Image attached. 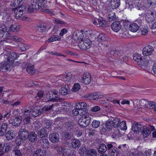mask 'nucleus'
<instances>
[{
  "mask_svg": "<svg viewBox=\"0 0 156 156\" xmlns=\"http://www.w3.org/2000/svg\"><path fill=\"white\" fill-rule=\"evenodd\" d=\"M92 38L94 41H95V40L97 39L98 41L99 40H101L103 41H107L109 40V38L107 37L106 35L103 34L101 33L99 35L98 39H96V37L94 35H91Z\"/></svg>",
  "mask_w": 156,
  "mask_h": 156,
  "instance_id": "19",
  "label": "nucleus"
},
{
  "mask_svg": "<svg viewBox=\"0 0 156 156\" xmlns=\"http://www.w3.org/2000/svg\"><path fill=\"white\" fill-rule=\"evenodd\" d=\"M80 88V86L78 83H75L74 84L71 90L73 92L78 91Z\"/></svg>",
  "mask_w": 156,
  "mask_h": 156,
  "instance_id": "53",
  "label": "nucleus"
},
{
  "mask_svg": "<svg viewBox=\"0 0 156 156\" xmlns=\"http://www.w3.org/2000/svg\"><path fill=\"white\" fill-rule=\"evenodd\" d=\"M29 141L32 143H35L37 140V135L35 132L32 131L29 133L27 137Z\"/></svg>",
  "mask_w": 156,
  "mask_h": 156,
  "instance_id": "9",
  "label": "nucleus"
},
{
  "mask_svg": "<svg viewBox=\"0 0 156 156\" xmlns=\"http://www.w3.org/2000/svg\"><path fill=\"white\" fill-rule=\"evenodd\" d=\"M60 79L63 81L70 83L73 81L72 79V75L70 74L61 75L59 76Z\"/></svg>",
  "mask_w": 156,
  "mask_h": 156,
  "instance_id": "18",
  "label": "nucleus"
},
{
  "mask_svg": "<svg viewBox=\"0 0 156 156\" xmlns=\"http://www.w3.org/2000/svg\"><path fill=\"white\" fill-rule=\"evenodd\" d=\"M142 126L140 123L135 122L133 124L132 129L135 133H138L141 130Z\"/></svg>",
  "mask_w": 156,
  "mask_h": 156,
  "instance_id": "17",
  "label": "nucleus"
},
{
  "mask_svg": "<svg viewBox=\"0 0 156 156\" xmlns=\"http://www.w3.org/2000/svg\"><path fill=\"white\" fill-rule=\"evenodd\" d=\"M22 119L19 117L15 118L14 119L9 121V123L14 126H18L21 123Z\"/></svg>",
  "mask_w": 156,
  "mask_h": 156,
  "instance_id": "30",
  "label": "nucleus"
},
{
  "mask_svg": "<svg viewBox=\"0 0 156 156\" xmlns=\"http://www.w3.org/2000/svg\"><path fill=\"white\" fill-rule=\"evenodd\" d=\"M120 4V0H111L110 7L112 9L117 8Z\"/></svg>",
  "mask_w": 156,
  "mask_h": 156,
  "instance_id": "29",
  "label": "nucleus"
},
{
  "mask_svg": "<svg viewBox=\"0 0 156 156\" xmlns=\"http://www.w3.org/2000/svg\"><path fill=\"white\" fill-rule=\"evenodd\" d=\"M19 28L16 25H14L13 24L11 25V27L9 28V30L10 31L17 32L19 31Z\"/></svg>",
  "mask_w": 156,
  "mask_h": 156,
  "instance_id": "55",
  "label": "nucleus"
},
{
  "mask_svg": "<svg viewBox=\"0 0 156 156\" xmlns=\"http://www.w3.org/2000/svg\"><path fill=\"white\" fill-rule=\"evenodd\" d=\"M61 39V37L58 36L53 35L50 37L48 39V41L49 42H53L56 41H59Z\"/></svg>",
  "mask_w": 156,
  "mask_h": 156,
  "instance_id": "44",
  "label": "nucleus"
},
{
  "mask_svg": "<svg viewBox=\"0 0 156 156\" xmlns=\"http://www.w3.org/2000/svg\"><path fill=\"white\" fill-rule=\"evenodd\" d=\"M40 143L44 148L47 149L49 147L50 143L48 139L46 138L41 139Z\"/></svg>",
  "mask_w": 156,
  "mask_h": 156,
  "instance_id": "23",
  "label": "nucleus"
},
{
  "mask_svg": "<svg viewBox=\"0 0 156 156\" xmlns=\"http://www.w3.org/2000/svg\"><path fill=\"white\" fill-rule=\"evenodd\" d=\"M86 96L88 99L92 100H95L100 98L102 97V95H100L97 92L87 94L86 95Z\"/></svg>",
  "mask_w": 156,
  "mask_h": 156,
  "instance_id": "15",
  "label": "nucleus"
},
{
  "mask_svg": "<svg viewBox=\"0 0 156 156\" xmlns=\"http://www.w3.org/2000/svg\"><path fill=\"white\" fill-rule=\"evenodd\" d=\"M126 8H128L129 9L131 10L133 8V5L132 4V2H126Z\"/></svg>",
  "mask_w": 156,
  "mask_h": 156,
  "instance_id": "62",
  "label": "nucleus"
},
{
  "mask_svg": "<svg viewBox=\"0 0 156 156\" xmlns=\"http://www.w3.org/2000/svg\"><path fill=\"white\" fill-rule=\"evenodd\" d=\"M31 5L35 10L40 9L39 6V5L38 4L37 1L35 2H33L31 4Z\"/></svg>",
  "mask_w": 156,
  "mask_h": 156,
  "instance_id": "60",
  "label": "nucleus"
},
{
  "mask_svg": "<svg viewBox=\"0 0 156 156\" xmlns=\"http://www.w3.org/2000/svg\"><path fill=\"white\" fill-rule=\"evenodd\" d=\"M37 2L38 4L39 5V7L41 9L42 11L48 7L47 3V0H37Z\"/></svg>",
  "mask_w": 156,
  "mask_h": 156,
  "instance_id": "22",
  "label": "nucleus"
},
{
  "mask_svg": "<svg viewBox=\"0 0 156 156\" xmlns=\"http://www.w3.org/2000/svg\"><path fill=\"white\" fill-rule=\"evenodd\" d=\"M120 122V120L119 118H115L112 121V126L115 129L118 128L119 126Z\"/></svg>",
  "mask_w": 156,
  "mask_h": 156,
  "instance_id": "39",
  "label": "nucleus"
},
{
  "mask_svg": "<svg viewBox=\"0 0 156 156\" xmlns=\"http://www.w3.org/2000/svg\"><path fill=\"white\" fill-rule=\"evenodd\" d=\"M119 127L120 129L122 130H126L127 128L126 122L123 121L121 122H120Z\"/></svg>",
  "mask_w": 156,
  "mask_h": 156,
  "instance_id": "48",
  "label": "nucleus"
},
{
  "mask_svg": "<svg viewBox=\"0 0 156 156\" xmlns=\"http://www.w3.org/2000/svg\"><path fill=\"white\" fill-rule=\"evenodd\" d=\"M54 147L60 155L62 156H68L69 154V152L70 151V149L65 148L60 146H57Z\"/></svg>",
  "mask_w": 156,
  "mask_h": 156,
  "instance_id": "6",
  "label": "nucleus"
},
{
  "mask_svg": "<svg viewBox=\"0 0 156 156\" xmlns=\"http://www.w3.org/2000/svg\"><path fill=\"white\" fill-rule=\"evenodd\" d=\"M51 125V122H49V121H47L45 123V129H48L49 130H51V129L50 128V126Z\"/></svg>",
  "mask_w": 156,
  "mask_h": 156,
  "instance_id": "63",
  "label": "nucleus"
},
{
  "mask_svg": "<svg viewBox=\"0 0 156 156\" xmlns=\"http://www.w3.org/2000/svg\"><path fill=\"white\" fill-rule=\"evenodd\" d=\"M49 101H57L59 99L58 98V95L51 94H49Z\"/></svg>",
  "mask_w": 156,
  "mask_h": 156,
  "instance_id": "47",
  "label": "nucleus"
},
{
  "mask_svg": "<svg viewBox=\"0 0 156 156\" xmlns=\"http://www.w3.org/2000/svg\"><path fill=\"white\" fill-rule=\"evenodd\" d=\"M143 21L140 19H138L135 21V23H136L138 24V26L139 27H141L142 28H143V25L144 24Z\"/></svg>",
  "mask_w": 156,
  "mask_h": 156,
  "instance_id": "59",
  "label": "nucleus"
},
{
  "mask_svg": "<svg viewBox=\"0 0 156 156\" xmlns=\"http://www.w3.org/2000/svg\"><path fill=\"white\" fill-rule=\"evenodd\" d=\"M11 40L14 41L18 42H21L22 41V39L21 38L15 36H12V37H11Z\"/></svg>",
  "mask_w": 156,
  "mask_h": 156,
  "instance_id": "58",
  "label": "nucleus"
},
{
  "mask_svg": "<svg viewBox=\"0 0 156 156\" xmlns=\"http://www.w3.org/2000/svg\"><path fill=\"white\" fill-rule=\"evenodd\" d=\"M3 148L5 147V153H9V152L11 150L12 146L9 143H3Z\"/></svg>",
  "mask_w": 156,
  "mask_h": 156,
  "instance_id": "37",
  "label": "nucleus"
},
{
  "mask_svg": "<svg viewBox=\"0 0 156 156\" xmlns=\"http://www.w3.org/2000/svg\"><path fill=\"white\" fill-rule=\"evenodd\" d=\"M26 70L29 74L32 75L35 73L33 65H29L27 68Z\"/></svg>",
  "mask_w": 156,
  "mask_h": 156,
  "instance_id": "41",
  "label": "nucleus"
},
{
  "mask_svg": "<svg viewBox=\"0 0 156 156\" xmlns=\"http://www.w3.org/2000/svg\"><path fill=\"white\" fill-rule=\"evenodd\" d=\"M91 118L89 116L84 115L78 121V123L81 127H85L90 123Z\"/></svg>",
  "mask_w": 156,
  "mask_h": 156,
  "instance_id": "3",
  "label": "nucleus"
},
{
  "mask_svg": "<svg viewBox=\"0 0 156 156\" xmlns=\"http://www.w3.org/2000/svg\"><path fill=\"white\" fill-rule=\"evenodd\" d=\"M73 136L71 131H70V132H66L64 133V137L65 139L66 140L70 139Z\"/></svg>",
  "mask_w": 156,
  "mask_h": 156,
  "instance_id": "51",
  "label": "nucleus"
},
{
  "mask_svg": "<svg viewBox=\"0 0 156 156\" xmlns=\"http://www.w3.org/2000/svg\"><path fill=\"white\" fill-rule=\"evenodd\" d=\"M112 137L113 138L119 137L121 136L119 130L118 129H115L112 135Z\"/></svg>",
  "mask_w": 156,
  "mask_h": 156,
  "instance_id": "45",
  "label": "nucleus"
},
{
  "mask_svg": "<svg viewBox=\"0 0 156 156\" xmlns=\"http://www.w3.org/2000/svg\"><path fill=\"white\" fill-rule=\"evenodd\" d=\"M139 28V27L136 23H133L130 25L129 29L132 32H135L137 31Z\"/></svg>",
  "mask_w": 156,
  "mask_h": 156,
  "instance_id": "34",
  "label": "nucleus"
},
{
  "mask_svg": "<svg viewBox=\"0 0 156 156\" xmlns=\"http://www.w3.org/2000/svg\"><path fill=\"white\" fill-rule=\"evenodd\" d=\"M5 136L6 139L8 140H11L14 137L15 134L13 133V131L12 130H9L5 133Z\"/></svg>",
  "mask_w": 156,
  "mask_h": 156,
  "instance_id": "35",
  "label": "nucleus"
},
{
  "mask_svg": "<svg viewBox=\"0 0 156 156\" xmlns=\"http://www.w3.org/2000/svg\"><path fill=\"white\" fill-rule=\"evenodd\" d=\"M140 105L145 108H149V107H150L149 101H147L146 100L144 99H142L141 100Z\"/></svg>",
  "mask_w": 156,
  "mask_h": 156,
  "instance_id": "42",
  "label": "nucleus"
},
{
  "mask_svg": "<svg viewBox=\"0 0 156 156\" xmlns=\"http://www.w3.org/2000/svg\"><path fill=\"white\" fill-rule=\"evenodd\" d=\"M18 57L17 53L12 52L9 54L6 58L7 60L9 62L10 61H11L13 60L16 59Z\"/></svg>",
  "mask_w": 156,
  "mask_h": 156,
  "instance_id": "32",
  "label": "nucleus"
},
{
  "mask_svg": "<svg viewBox=\"0 0 156 156\" xmlns=\"http://www.w3.org/2000/svg\"><path fill=\"white\" fill-rule=\"evenodd\" d=\"M53 106L54 105L53 104L51 105H45L44 107H43L42 109H41V110L42 111L43 113H45L46 112H49L51 110L53 107Z\"/></svg>",
  "mask_w": 156,
  "mask_h": 156,
  "instance_id": "36",
  "label": "nucleus"
},
{
  "mask_svg": "<svg viewBox=\"0 0 156 156\" xmlns=\"http://www.w3.org/2000/svg\"><path fill=\"white\" fill-rule=\"evenodd\" d=\"M44 92L42 90L39 91L36 95L35 98L36 99H39L42 98L43 97Z\"/></svg>",
  "mask_w": 156,
  "mask_h": 156,
  "instance_id": "57",
  "label": "nucleus"
},
{
  "mask_svg": "<svg viewBox=\"0 0 156 156\" xmlns=\"http://www.w3.org/2000/svg\"><path fill=\"white\" fill-rule=\"evenodd\" d=\"M138 64L142 68H145L148 66L149 65V60L146 58H144L142 59Z\"/></svg>",
  "mask_w": 156,
  "mask_h": 156,
  "instance_id": "28",
  "label": "nucleus"
},
{
  "mask_svg": "<svg viewBox=\"0 0 156 156\" xmlns=\"http://www.w3.org/2000/svg\"><path fill=\"white\" fill-rule=\"evenodd\" d=\"M18 46L23 51L28 49L30 47L29 45L22 43H19L18 45Z\"/></svg>",
  "mask_w": 156,
  "mask_h": 156,
  "instance_id": "43",
  "label": "nucleus"
},
{
  "mask_svg": "<svg viewBox=\"0 0 156 156\" xmlns=\"http://www.w3.org/2000/svg\"><path fill=\"white\" fill-rule=\"evenodd\" d=\"M133 59L134 60L137 62L138 63H139L142 58L140 54L138 53H135L133 55Z\"/></svg>",
  "mask_w": 156,
  "mask_h": 156,
  "instance_id": "46",
  "label": "nucleus"
},
{
  "mask_svg": "<svg viewBox=\"0 0 156 156\" xmlns=\"http://www.w3.org/2000/svg\"><path fill=\"white\" fill-rule=\"evenodd\" d=\"M111 27L112 30L117 32L119 31L122 27L120 22L118 21L113 22Z\"/></svg>",
  "mask_w": 156,
  "mask_h": 156,
  "instance_id": "10",
  "label": "nucleus"
},
{
  "mask_svg": "<svg viewBox=\"0 0 156 156\" xmlns=\"http://www.w3.org/2000/svg\"><path fill=\"white\" fill-rule=\"evenodd\" d=\"M93 23L95 25H99L100 26L105 27L106 25V23L105 21L103 20L102 17L100 18H95L93 21Z\"/></svg>",
  "mask_w": 156,
  "mask_h": 156,
  "instance_id": "14",
  "label": "nucleus"
},
{
  "mask_svg": "<svg viewBox=\"0 0 156 156\" xmlns=\"http://www.w3.org/2000/svg\"><path fill=\"white\" fill-rule=\"evenodd\" d=\"M86 154L87 156H97V152L95 149L91 148L87 151Z\"/></svg>",
  "mask_w": 156,
  "mask_h": 156,
  "instance_id": "38",
  "label": "nucleus"
},
{
  "mask_svg": "<svg viewBox=\"0 0 156 156\" xmlns=\"http://www.w3.org/2000/svg\"><path fill=\"white\" fill-rule=\"evenodd\" d=\"M156 17V16H154L147 14L146 15V19L149 22H152L155 20Z\"/></svg>",
  "mask_w": 156,
  "mask_h": 156,
  "instance_id": "49",
  "label": "nucleus"
},
{
  "mask_svg": "<svg viewBox=\"0 0 156 156\" xmlns=\"http://www.w3.org/2000/svg\"><path fill=\"white\" fill-rule=\"evenodd\" d=\"M46 151L44 150L39 149L34 152L33 156H46Z\"/></svg>",
  "mask_w": 156,
  "mask_h": 156,
  "instance_id": "31",
  "label": "nucleus"
},
{
  "mask_svg": "<svg viewBox=\"0 0 156 156\" xmlns=\"http://www.w3.org/2000/svg\"><path fill=\"white\" fill-rule=\"evenodd\" d=\"M78 112H79V115H85V114H87L88 112V111L86 108L81 109L78 110Z\"/></svg>",
  "mask_w": 156,
  "mask_h": 156,
  "instance_id": "56",
  "label": "nucleus"
},
{
  "mask_svg": "<svg viewBox=\"0 0 156 156\" xmlns=\"http://www.w3.org/2000/svg\"><path fill=\"white\" fill-rule=\"evenodd\" d=\"M8 124L7 123H3L0 127V136L5 134L8 129Z\"/></svg>",
  "mask_w": 156,
  "mask_h": 156,
  "instance_id": "27",
  "label": "nucleus"
},
{
  "mask_svg": "<svg viewBox=\"0 0 156 156\" xmlns=\"http://www.w3.org/2000/svg\"><path fill=\"white\" fill-rule=\"evenodd\" d=\"M107 14L106 16H107L108 19L109 21H113L116 17L115 13L108 9H107Z\"/></svg>",
  "mask_w": 156,
  "mask_h": 156,
  "instance_id": "26",
  "label": "nucleus"
},
{
  "mask_svg": "<svg viewBox=\"0 0 156 156\" xmlns=\"http://www.w3.org/2000/svg\"><path fill=\"white\" fill-rule=\"evenodd\" d=\"M49 138L52 143H57L59 141V135L56 133H51L49 135Z\"/></svg>",
  "mask_w": 156,
  "mask_h": 156,
  "instance_id": "13",
  "label": "nucleus"
},
{
  "mask_svg": "<svg viewBox=\"0 0 156 156\" xmlns=\"http://www.w3.org/2000/svg\"><path fill=\"white\" fill-rule=\"evenodd\" d=\"M154 47L151 45L147 46L144 48L142 50V53L144 56L151 55L154 51Z\"/></svg>",
  "mask_w": 156,
  "mask_h": 156,
  "instance_id": "7",
  "label": "nucleus"
},
{
  "mask_svg": "<svg viewBox=\"0 0 156 156\" xmlns=\"http://www.w3.org/2000/svg\"><path fill=\"white\" fill-rule=\"evenodd\" d=\"M31 111V114L34 117L39 116L43 113L41 109L39 108L38 107H35Z\"/></svg>",
  "mask_w": 156,
  "mask_h": 156,
  "instance_id": "21",
  "label": "nucleus"
},
{
  "mask_svg": "<svg viewBox=\"0 0 156 156\" xmlns=\"http://www.w3.org/2000/svg\"><path fill=\"white\" fill-rule=\"evenodd\" d=\"M69 90V88L68 84L65 85L64 87L61 88L59 92L61 94L65 95L68 94Z\"/></svg>",
  "mask_w": 156,
  "mask_h": 156,
  "instance_id": "33",
  "label": "nucleus"
},
{
  "mask_svg": "<svg viewBox=\"0 0 156 156\" xmlns=\"http://www.w3.org/2000/svg\"><path fill=\"white\" fill-rule=\"evenodd\" d=\"M37 134L38 137L41 138L46 137L48 136L47 130L45 128L39 129L37 132Z\"/></svg>",
  "mask_w": 156,
  "mask_h": 156,
  "instance_id": "12",
  "label": "nucleus"
},
{
  "mask_svg": "<svg viewBox=\"0 0 156 156\" xmlns=\"http://www.w3.org/2000/svg\"><path fill=\"white\" fill-rule=\"evenodd\" d=\"M82 82L85 84H88L90 83L91 80V75L89 73H84L82 77Z\"/></svg>",
  "mask_w": 156,
  "mask_h": 156,
  "instance_id": "11",
  "label": "nucleus"
},
{
  "mask_svg": "<svg viewBox=\"0 0 156 156\" xmlns=\"http://www.w3.org/2000/svg\"><path fill=\"white\" fill-rule=\"evenodd\" d=\"M37 30L41 32H42L45 30L46 29V25L44 24H41L37 27Z\"/></svg>",
  "mask_w": 156,
  "mask_h": 156,
  "instance_id": "50",
  "label": "nucleus"
},
{
  "mask_svg": "<svg viewBox=\"0 0 156 156\" xmlns=\"http://www.w3.org/2000/svg\"><path fill=\"white\" fill-rule=\"evenodd\" d=\"M154 129L153 126L150 125L149 127L143 128L141 131V133L144 138L147 137L151 133V131Z\"/></svg>",
  "mask_w": 156,
  "mask_h": 156,
  "instance_id": "5",
  "label": "nucleus"
},
{
  "mask_svg": "<svg viewBox=\"0 0 156 156\" xmlns=\"http://www.w3.org/2000/svg\"><path fill=\"white\" fill-rule=\"evenodd\" d=\"M91 38L92 36L90 34H89V35H85L84 37L83 35L81 36L80 39L81 42L78 44L81 50H84L89 49L91 47L92 44L94 46H97L98 43H96V41H98L97 39L94 41Z\"/></svg>",
  "mask_w": 156,
  "mask_h": 156,
  "instance_id": "1",
  "label": "nucleus"
},
{
  "mask_svg": "<svg viewBox=\"0 0 156 156\" xmlns=\"http://www.w3.org/2000/svg\"><path fill=\"white\" fill-rule=\"evenodd\" d=\"M100 123L99 121L94 120L92 122V126L93 127L97 128L99 126Z\"/></svg>",
  "mask_w": 156,
  "mask_h": 156,
  "instance_id": "54",
  "label": "nucleus"
},
{
  "mask_svg": "<svg viewBox=\"0 0 156 156\" xmlns=\"http://www.w3.org/2000/svg\"><path fill=\"white\" fill-rule=\"evenodd\" d=\"M9 63V62L8 60L6 62H2L0 66V70L3 72L7 71L10 68Z\"/></svg>",
  "mask_w": 156,
  "mask_h": 156,
  "instance_id": "20",
  "label": "nucleus"
},
{
  "mask_svg": "<svg viewBox=\"0 0 156 156\" xmlns=\"http://www.w3.org/2000/svg\"><path fill=\"white\" fill-rule=\"evenodd\" d=\"M107 145L108 146V150L109 151L110 156H117L118 154V151L115 149L113 148V145L111 143H107Z\"/></svg>",
  "mask_w": 156,
  "mask_h": 156,
  "instance_id": "8",
  "label": "nucleus"
},
{
  "mask_svg": "<svg viewBox=\"0 0 156 156\" xmlns=\"http://www.w3.org/2000/svg\"><path fill=\"white\" fill-rule=\"evenodd\" d=\"M126 146V144L119 146L118 147L117 150L118 151V152H120L121 151L123 152L124 151H125V148Z\"/></svg>",
  "mask_w": 156,
  "mask_h": 156,
  "instance_id": "61",
  "label": "nucleus"
},
{
  "mask_svg": "<svg viewBox=\"0 0 156 156\" xmlns=\"http://www.w3.org/2000/svg\"><path fill=\"white\" fill-rule=\"evenodd\" d=\"M143 30L141 31V34L145 35H146L148 32V28L147 27H146L144 28H143Z\"/></svg>",
  "mask_w": 156,
  "mask_h": 156,
  "instance_id": "64",
  "label": "nucleus"
},
{
  "mask_svg": "<svg viewBox=\"0 0 156 156\" xmlns=\"http://www.w3.org/2000/svg\"><path fill=\"white\" fill-rule=\"evenodd\" d=\"M65 125L67 130L71 132L75 131L76 125L74 122L68 121L66 122Z\"/></svg>",
  "mask_w": 156,
  "mask_h": 156,
  "instance_id": "16",
  "label": "nucleus"
},
{
  "mask_svg": "<svg viewBox=\"0 0 156 156\" xmlns=\"http://www.w3.org/2000/svg\"><path fill=\"white\" fill-rule=\"evenodd\" d=\"M97 41H98V40ZM98 42L99 41H96V43H98L97 45H98L102 51H105L106 50L107 48L109 46V44H103L102 43H98Z\"/></svg>",
  "mask_w": 156,
  "mask_h": 156,
  "instance_id": "40",
  "label": "nucleus"
},
{
  "mask_svg": "<svg viewBox=\"0 0 156 156\" xmlns=\"http://www.w3.org/2000/svg\"><path fill=\"white\" fill-rule=\"evenodd\" d=\"M106 145L103 143L101 144H100L99 148L98 149V152L100 154H103L104 153L108 150V146Z\"/></svg>",
  "mask_w": 156,
  "mask_h": 156,
  "instance_id": "25",
  "label": "nucleus"
},
{
  "mask_svg": "<svg viewBox=\"0 0 156 156\" xmlns=\"http://www.w3.org/2000/svg\"><path fill=\"white\" fill-rule=\"evenodd\" d=\"M26 9V7L25 5H22L12 8V11L13 12L15 13L16 17L18 19L22 16L23 13L25 12Z\"/></svg>",
  "mask_w": 156,
  "mask_h": 156,
  "instance_id": "2",
  "label": "nucleus"
},
{
  "mask_svg": "<svg viewBox=\"0 0 156 156\" xmlns=\"http://www.w3.org/2000/svg\"><path fill=\"white\" fill-rule=\"evenodd\" d=\"M32 119L29 116H26L23 119V123L25 124L31 123Z\"/></svg>",
  "mask_w": 156,
  "mask_h": 156,
  "instance_id": "52",
  "label": "nucleus"
},
{
  "mask_svg": "<svg viewBox=\"0 0 156 156\" xmlns=\"http://www.w3.org/2000/svg\"><path fill=\"white\" fill-rule=\"evenodd\" d=\"M29 132V131L25 128L20 129L18 133L20 140L23 141L27 140Z\"/></svg>",
  "mask_w": 156,
  "mask_h": 156,
  "instance_id": "4",
  "label": "nucleus"
},
{
  "mask_svg": "<svg viewBox=\"0 0 156 156\" xmlns=\"http://www.w3.org/2000/svg\"><path fill=\"white\" fill-rule=\"evenodd\" d=\"M71 144L73 148L76 149L80 147L81 142L79 140L74 139L71 140Z\"/></svg>",
  "mask_w": 156,
  "mask_h": 156,
  "instance_id": "24",
  "label": "nucleus"
}]
</instances>
